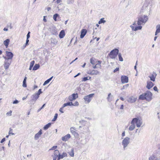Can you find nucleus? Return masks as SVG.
<instances>
[{"instance_id": "1", "label": "nucleus", "mask_w": 160, "mask_h": 160, "mask_svg": "<svg viewBox=\"0 0 160 160\" xmlns=\"http://www.w3.org/2000/svg\"><path fill=\"white\" fill-rule=\"evenodd\" d=\"M148 19V16L146 15H140L138 17L137 24L138 25H144L147 22Z\"/></svg>"}, {"instance_id": "2", "label": "nucleus", "mask_w": 160, "mask_h": 160, "mask_svg": "<svg viewBox=\"0 0 160 160\" xmlns=\"http://www.w3.org/2000/svg\"><path fill=\"white\" fill-rule=\"evenodd\" d=\"M130 142V138L128 137H126L122 141V145L123 146V148L124 150L126 149L128 145Z\"/></svg>"}, {"instance_id": "3", "label": "nucleus", "mask_w": 160, "mask_h": 160, "mask_svg": "<svg viewBox=\"0 0 160 160\" xmlns=\"http://www.w3.org/2000/svg\"><path fill=\"white\" fill-rule=\"evenodd\" d=\"M119 50L118 49L115 48L112 50L109 54L110 58L112 59H114L118 54Z\"/></svg>"}, {"instance_id": "4", "label": "nucleus", "mask_w": 160, "mask_h": 160, "mask_svg": "<svg viewBox=\"0 0 160 160\" xmlns=\"http://www.w3.org/2000/svg\"><path fill=\"white\" fill-rule=\"evenodd\" d=\"M134 122L136 123L137 127L138 128L140 127L142 124V120L139 119L138 118H134L132 120V123Z\"/></svg>"}, {"instance_id": "5", "label": "nucleus", "mask_w": 160, "mask_h": 160, "mask_svg": "<svg viewBox=\"0 0 160 160\" xmlns=\"http://www.w3.org/2000/svg\"><path fill=\"white\" fill-rule=\"evenodd\" d=\"M94 95V93H92L84 96L83 99L84 100L86 103H89L91 101L92 98L93 96Z\"/></svg>"}, {"instance_id": "6", "label": "nucleus", "mask_w": 160, "mask_h": 160, "mask_svg": "<svg viewBox=\"0 0 160 160\" xmlns=\"http://www.w3.org/2000/svg\"><path fill=\"white\" fill-rule=\"evenodd\" d=\"M145 97V100L148 101H150L152 99V94L151 92L149 91H147L144 93Z\"/></svg>"}, {"instance_id": "7", "label": "nucleus", "mask_w": 160, "mask_h": 160, "mask_svg": "<svg viewBox=\"0 0 160 160\" xmlns=\"http://www.w3.org/2000/svg\"><path fill=\"white\" fill-rule=\"evenodd\" d=\"M70 132L75 137H77L78 136L79 134L76 132L77 131L76 128L74 127H72L70 129Z\"/></svg>"}, {"instance_id": "8", "label": "nucleus", "mask_w": 160, "mask_h": 160, "mask_svg": "<svg viewBox=\"0 0 160 160\" xmlns=\"http://www.w3.org/2000/svg\"><path fill=\"white\" fill-rule=\"evenodd\" d=\"M122 82L125 83L128 82V77L126 76H122L121 77Z\"/></svg>"}, {"instance_id": "9", "label": "nucleus", "mask_w": 160, "mask_h": 160, "mask_svg": "<svg viewBox=\"0 0 160 160\" xmlns=\"http://www.w3.org/2000/svg\"><path fill=\"white\" fill-rule=\"evenodd\" d=\"M39 96L37 94L35 93L33 94L32 97H31L32 99L31 101L33 103V104L34 103L36 100L38 98Z\"/></svg>"}, {"instance_id": "10", "label": "nucleus", "mask_w": 160, "mask_h": 160, "mask_svg": "<svg viewBox=\"0 0 160 160\" xmlns=\"http://www.w3.org/2000/svg\"><path fill=\"white\" fill-rule=\"evenodd\" d=\"M148 9L147 6L143 5L142 7V9L140 11V13L141 14L142 12H144L146 14L148 12Z\"/></svg>"}, {"instance_id": "11", "label": "nucleus", "mask_w": 160, "mask_h": 160, "mask_svg": "<svg viewBox=\"0 0 160 160\" xmlns=\"http://www.w3.org/2000/svg\"><path fill=\"white\" fill-rule=\"evenodd\" d=\"M11 61L10 60L5 61L4 62V67L5 69H8L11 64Z\"/></svg>"}, {"instance_id": "12", "label": "nucleus", "mask_w": 160, "mask_h": 160, "mask_svg": "<svg viewBox=\"0 0 160 160\" xmlns=\"http://www.w3.org/2000/svg\"><path fill=\"white\" fill-rule=\"evenodd\" d=\"M136 100V98L133 96H131L129 97L127 99L128 102L131 103L135 102Z\"/></svg>"}, {"instance_id": "13", "label": "nucleus", "mask_w": 160, "mask_h": 160, "mask_svg": "<svg viewBox=\"0 0 160 160\" xmlns=\"http://www.w3.org/2000/svg\"><path fill=\"white\" fill-rule=\"evenodd\" d=\"M6 56L8 58V59L9 60L12 59L13 56V54L12 52L8 51H6Z\"/></svg>"}, {"instance_id": "14", "label": "nucleus", "mask_w": 160, "mask_h": 160, "mask_svg": "<svg viewBox=\"0 0 160 160\" xmlns=\"http://www.w3.org/2000/svg\"><path fill=\"white\" fill-rule=\"evenodd\" d=\"M157 76V74L156 72H153V74L151 76H149V77L150 78V80L153 82L155 81V78Z\"/></svg>"}, {"instance_id": "15", "label": "nucleus", "mask_w": 160, "mask_h": 160, "mask_svg": "<svg viewBox=\"0 0 160 160\" xmlns=\"http://www.w3.org/2000/svg\"><path fill=\"white\" fill-rule=\"evenodd\" d=\"M87 32V31L86 29H82L81 31V33L80 36L81 38H83Z\"/></svg>"}, {"instance_id": "16", "label": "nucleus", "mask_w": 160, "mask_h": 160, "mask_svg": "<svg viewBox=\"0 0 160 160\" xmlns=\"http://www.w3.org/2000/svg\"><path fill=\"white\" fill-rule=\"evenodd\" d=\"M42 133V130L40 129L38 132L34 136L35 139L37 140L40 137Z\"/></svg>"}, {"instance_id": "17", "label": "nucleus", "mask_w": 160, "mask_h": 160, "mask_svg": "<svg viewBox=\"0 0 160 160\" xmlns=\"http://www.w3.org/2000/svg\"><path fill=\"white\" fill-rule=\"evenodd\" d=\"M71 138L70 135L69 134H67L65 136L62 137V139L63 141H66Z\"/></svg>"}, {"instance_id": "18", "label": "nucleus", "mask_w": 160, "mask_h": 160, "mask_svg": "<svg viewBox=\"0 0 160 160\" xmlns=\"http://www.w3.org/2000/svg\"><path fill=\"white\" fill-rule=\"evenodd\" d=\"M88 73L92 75H98L99 74V72L97 70H92L90 71V72Z\"/></svg>"}, {"instance_id": "19", "label": "nucleus", "mask_w": 160, "mask_h": 160, "mask_svg": "<svg viewBox=\"0 0 160 160\" xmlns=\"http://www.w3.org/2000/svg\"><path fill=\"white\" fill-rule=\"evenodd\" d=\"M67 154L65 152H63L62 154H60V153L58 155V157L57 159V160H60V159H62L64 157L67 156Z\"/></svg>"}, {"instance_id": "20", "label": "nucleus", "mask_w": 160, "mask_h": 160, "mask_svg": "<svg viewBox=\"0 0 160 160\" xmlns=\"http://www.w3.org/2000/svg\"><path fill=\"white\" fill-rule=\"evenodd\" d=\"M154 85L153 83L151 81H148L147 82V88L149 89L151 88Z\"/></svg>"}, {"instance_id": "21", "label": "nucleus", "mask_w": 160, "mask_h": 160, "mask_svg": "<svg viewBox=\"0 0 160 160\" xmlns=\"http://www.w3.org/2000/svg\"><path fill=\"white\" fill-rule=\"evenodd\" d=\"M52 34L57 36L58 34L57 31L56 29V28L55 27H53L52 28Z\"/></svg>"}, {"instance_id": "22", "label": "nucleus", "mask_w": 160, "mask_h": 160, "mask_svg": "<svg viewBox=\"0 0 160 160\" xmlns=\"http://www.w3.org/2000/svg\"><path fill=\"white\" fill-rule=\"evenodd\" d=\"M131 125L130 126L129 128V129L130 131L133 130L136 127L135 125L134 122H133V123H132V120L131 121Z\"/></svg>"}, {"instance_id": "23", "label": "nucleus", "mask_w": 160, "mask_h": 160, "mask_svg": "<svg viewBox=\"0 0 160 160\" xmlns=\"http://www.w3.org/2000/svg\"><path fill=\"white\" fill-rule=\"evenodd\" d=\"M156 30L155 32V35H157L158 33H160V25L158 24L156 27Z\"/></svg>"}, {"instance_id": "24", "label": "nucleus", "mask_w": 160, "mask_h": 160, "mask_svg": "<svg viewBox=\"0 0 160 160\" xmlns=\"http://www.w3.org/2000/svg\"><path fill=\"white\" fill-rule=\"evenodd\" d=\"M65 35V32L64 30H61L59 34V37L60 38H63Z\"/></svg>"}, {"instance_id": "25", "label": "nucleus", "mask_w": 160, "mask_h": 160, "mask_svg": "<svg viewBox=\"0 0 160 160\" xmlns=\"http://www.w3.org/2000/svg\"><path fill=\"white\" fill-rule=\"evenodd\" d=\"M51 43L56 45L57 44L58 41L56 39L52 38H51Z\"/></svg>"}, {"instance_id": "26", "label": "nucleus", "mask_w": 160, "mask_h": 160, "mask_svg": "<svg viewBox=\"0 0 160 160\" xmlns=\"http://www.w3.org/2000/svg\"><path fill=\"white\" fill-rule=\"evenodd\" d=\"M10 42V40L8 39H7L5 40L3 42V43L4 45L7 48Z\"/></svg>"}, {"instance_id": "27", "label": "nucleus", "mask_w": 160, "mask_h": 160, "mask_svg": "<svg viewBox=\"0 0 160 160\" xmlns=\"http://www.w3.org/2000/svg\"><path fill=\"white\" fill-rule=\"evenodd\" d=\"M73 103L72 102H68L66 103H65L63 104V108H64L66 106H72Z\"/></svg>"}, {"instance_id": "28", "label": "nucleus", "mask_w": 160, "mask_h": 160, "mask_svg": "<svg viewBox=\"0 0 160 160\" xmlns=\"http://www.w3.org/2000/svg\"><path fill=\"white\" fill-rule=\"evenodd\" d=\"M68 153L69 155L72 157H73L74 156V149L73 148H72L71 149V151L69 152H68Z\"/></svg>"}, {"instance_id": "29", "label": "nucleus", "mask_w": 160, "mask_h": 160, "mask_svg": "<svg viewBox=\"0 0 160 160\" xmlns=\"http://www.w3.org/2000/svg\"><path fill=\"white\" fill-rule=\"evenodd\" d=\"M51 123H49L47 124L46 125L43 127V129L44 130H47L51 126Z\"/></svg>"}, {"instance_id": "30", "label": "nucleus", "mask_w": 160, "mask_h": 160, "mask_svg": "<svg viewBox=\"0 0 160 160\" xmlns=\"http://www.w3.org/2000/svg\"><path fill=\"white\" fill-rule=\"evenodd\" d=\"M27 79V78L25 77L24 80L23 81V84H22V86L23 87H27V84L26 83V80Z\"/></svg>"}, {"instance_id": "31", "label": "nucleus", "mask_w": 160, "mask_h": 160, "mask_svg": "<svg viewBox=\"0 0 160 160\" xmlns=\"http://www.w3.org/2000/svg\"><path fill=\"white\" fill-rule=\"evenodd\" d=\"M149 160H157V158L156 156L152 155L149 158Z\"/></svg>"}, {"instance_id": "32", "label": "nucleus", "mask_w": 160, "mask_h": 160, "mask_svg": "<svg viewBox=\"0 0 160 160\" xmlns=\"http://www.w3.org/2000/svg\"><path fill=\"white\" fill-rule=\"evenodd\" d=\"M139 99H141V100H142L145 99V93H143L141 95L139 96Z\"/></svg>"}, {"instance_id": "33", "label": "nucleus", "mask_w": 160, "mask_h": 160, "mask_svg": "<svg viewBox=\"0 0 160 160\" xmlns=\"http://www.w3.org/2000/svg\"><path fill=\"white\" fill-rule=\"evenodd\" d=\"M34 63H35V61L34 60H33L30 63L29 70H31L32 69V68L33 66V65H34Z\"/></svg>"}, {"instance_id": "34", "label": "nucleus", "mask_w": 160, "mask_h": 160, "mask_svg": "<svg viewBox=\"0 0 160 160\" xmlns=\"http://www.w3.org/2000/svg\"><path fill=\"white\" fill-rule=\"evenodd\" d=\"M40 66L39 64H36L32 68L33 70H37L39 67Z\"/></svg>"}, {"instance_id": "35", "label": "nucleus", "mask_w": 160, "mask_h": 160, "mask_svg": "<svg viewBox=\"0 0 160 160\" xmlns=\"http://www.w3.org/2000/svg\"><path fill=\"white\" fill-rule=\"evenodd\" d=\"M59 154H60V153H59L58 150H56L54 151L53 156L58 157V155Z\"/></svg>"}, {"instance_id": "36", "label": "nucleus", "mask_w": 160, "mask_h": 160, "mask_svg": "<svg viewBox=\"0 0 160 160\" xmlns=\"http://www.w3.org/2000/svg\"><path fill=\"white\" fill-rule=\"evenodd\" d=\"M71 96L74 100H75L78 97V94L77 93H73Z\"/></svg>"}, {"instance_id": "37", "label": "nucleus", "mask_w": 160, "mask_h": 160, "mask_svg": "<svg viewBox=\"0 0 160 160\" xmlns=\"http://www.w3.org/2000/svg\"><path fill=\"white\" fill-rule=\"evenodd\" d=\"M112 97V96L111 95V93H109L108 95V97L107 98V99L108 100V101L109 102H111L112 101V100L110 99V97Z\"/></svg>"}, {"instance_id": "38", "label": "nucleus", "mask_w": 160, "mask_h": 160, "mask_svg": "<svg viewBox=\"0 0 160 160\" xmlns=\"http://www.w3.org/2000/svg\"><path fill=\"white\" fill-rule=\"evenodd\" d=\"M118 56L119 58V60L120 61L122 62L123 61V59L122 57V54L121 53H118Z\"/></svg>"}, {"instance_id": "39", "label": "nucleus", "mask_w": 160, "mask_h": 160, "mask_svg": "<svg viewBox=\"0 0 160 160\" xmlns=\"http://www.w3.org/2000/svg\"><path fill=\"white\" fill-rule=\"evenodd\" d=\"M59 16V15L57 13L53 15V18L54 21H56L57 20V18Z\"/></svg>"}, {"instance_id": "40", "label": "nucleus", "mask_w": 160, "mask_h": 160, "mask_svg": "<svg viewBox=\"0 0 160 160\" xmlns=\"http://www.w3.org/2000/svg\"><path fill=\"white\" fill-rule=\"evenodd\" d=\"M90 63L92 64L93 65H94L95 64V59L93 58H92L90 59Z\"/></svg>"}, {"instance_id": "41", "label": "nucleus", "mask_w": 160, "mask_h": 160, "mask_svg": "<svg viewBox=\"0 0 160 160\" xmlns=\"http://www.w3.org/2000/svg\"><path fill=\"white\" fill-rule=\"evenodd\" d=\"M142 26L141 25H139L138 26L135 27V29L134 31H136L138 30H141L142 28Z\"/></svg>"}, {"instance_id": "42", "label": "nucleus", "mask_w": 160, "mask_h": 160, "mask_svg": "<svg viewBox=\"0 0 160 160\" xmlns=\"http://www.w3.org/2000/svg\"><path fill=\"white\" fill-rule=\"evenodd\" d=\"M103 19H104V18H102L99 21V22H98V23L99 24H100L102 23H104V22H106V21L104 20Z\"/></svg>"}, {"instance_id": "43", "label": "nucleus", "mask_w": 160, "mask_h": 160, "mask_svg": "<svg viewBox=\"0 0 160 160\" xmlns=\"http://www.w3.org/2000/svg\"><path fill=\"white\" fill-rule=\"evenodd\" d=\"M58 114L57 113H56L54 116V118L52 119V121H54L56 120L58 118Z\"/></svg>"}, {"instance_id": "44", "label": "nucleus", "mask_w": 160, "mask_h": 160, "mask_svg": "<svg viewBox=\"0 0 160 160\" xmlns=\"http://www.w3.org/2000/svg\"><path fill=\"white\" fill-rule=\"evenodd\" d=\"M12 129L11 128H10V130L8 132V134L9 135L11 134L12 135H14V134L13 133H12Z\"/></svg>"}, {"instance_id": "45", "label": "nucleus", "mask_w": 160, "mask_h": 160, "mask_svg": "<svg viewBox=\"0 0 160 160\" xmlns=\"http://www.w3.org/2000/svg\"><path fill=\"white\" fill-rule=\"evenodd\" d=\"M68 99L69 100V101H72L74 100V98L72 97L71 95H70L68 97Z\"/></svg>"}, {"instance_id": "46", "label": "nucleus", "mask_w": 160, "mask_h": 160, "mask_svg": "<svg viewBox=\"0 0 160 160\" xmlns=\"http://www.w3.org/2000/svg\"><path fill=\"white\" fill-rule=\"evenodd\" d=\"M42 90L41 89H39L38 91V92H37L36 93H35L36 94H37L38 96H39V95L41 94L42 93V92L41 91Z\"/></svg>"}, {"instance_id": "47", "label": "nucleus", "mask_w": 160, "mask_h": 160, "mask_svg": "<svg viewBox=\"0 0 160 160\" xmlns=\"http://www.w3.org/2000/svg\"><path fill=\"white\" fill-rule=\"evenodd\" d=\"M98 62L99 63L96 64V65L97 66V68H100L101 67V62L100 61H98Z\"/></svg>"}, {"instance_id": "48", "label": "nucleus", "mask_w": 160, "mask_h": 160, "mask_svg": "<svg viewBox=\"0 0 160 160\" xmlns=\"http://www.w3.org/2000/svg\"><path fill=\"white\" fill-rule=\"evenodd\" d=\"M73 2V0H68L67 1V3L68 4H72Z\"/></svg>"}, {"instance_id": "49", "label": "nucleus", "mask_w": 160, "mask_h": 160, "mask_svg": "<svg viewBox=\"0 0 160 160\" xmlns=\"http://www.w3.org/2000/svg\"><path fill=\"white\" fill-rule=\"evenodd\" d=\"M91 78V77H89V79H88V77H85L84 78H82V81H85L88 80H89V79Z\"/></svg>"}, {"instance_id": "50", "label": "nucleus", "mask_w": 160, "mask_h": 160, "mask_svg": "<svg viewBox=\"0 0 160 160\" xmlns=\"http://www.w3.org/2000/svg\"><path fill=\"white\" fill-rule=\"evenodd\" d=\"M50 81L48 79L47 80H46L44 83L43 84V86H45L47 84H48L49 83Z\"/></svg>"}, {"instance_id": "51", "label": "nucleus", "mask_w": 160, "mask_h": 160, "mask_svg": "<svg viewBox=\"0 0 160 160\" xmlns=\"http://www.w3.org/2000/svg\"><path fill=\"white\" fill-rule=\"evenodd\" d=\"M79 105V103L77 102H76L74 103H73L72 106H78Z\"/></svg>"}, {"instance_id": "52", "label": "nucleus", "mask_w": 160, "mask_h": 160, "mask_svg": "<svg viewBox=\"0 0 160 160\" xmlns=\"http://www.w3.org/2000/svg\"><path fill=\"white\" fill-rule=\"evenodd\" d=\"M45 104H43L42 105V107L39 109L38 110V112H39L42 109L44 108V107L45 106Z\"/></svg>"}, {"instance_id": "53", "label": "nucleus", "mask_w": 160, "mask_h": 160, "mask_svg": "<svg viewBox=\"0 0 160 160\" xmlns=\"http://www.w3.org/2000/svg\"><path fill=\"white\" fill-rule=\"evenodd\" d=\"M57 148V146H54L52 147V148L50 149V150H55V149H56V148Z\"/></svg>"}, {"instance_id": "54", "label": "nucleus", "mask_w": 160, "mask_h": 160, "mask_svg": "<svg viewBox=\"0 0 160 160\" xmlns=\"http://www.w3.org/2000/svg\"><path fill=\"white\" fill-rule=\"evenodd\" d=\"M119 70V68H116L114 70L113 72H117Z\"/></svg>"}, {"instance_id": "55", "label": "nucleus", "mask_w": 160, "mask_h": 160, "mask_svg": "<svg viewBox=\"0 0 160 160\" xmlns=\"http://www.w3.org/2000/svg\"><path fill=\"white\" fill-rule=\"evenodd\" d=\"M12 111L10 110L9 112H8L7 113V115H8L9 116H11V115H12Z\"/></svg>"}, {"instance_id": "56", "label": "nucleus", "mask_w": 160, "mask_h": 160, "mask_svg": "<svg viewBox=\"0 0 160 160\" xmlns=\"http://www.w3.org/2000/svg\"><path fill=\"white\" fill-rule=\"evenodd\" d=\"M30 32H28L27 35V38H28V39L30 37Z\"/></svg>"}, {"instance_id": "57", "label": "nucleus", "mask_w": 160, "mask_h": 160, "mask_svg": "<svg viewBox=\"0 0 160 160\" xmlns=\"http://www.w3.org/2000/svg\"><path fill=\"white\" fill-rule=\"evenodd\" d=\"M129 86V84H126L124 86H123V88H122L123 89H125L126 88H127Z\"/></svg>"}, {"instance_id": "58", "label": "nucleus", "mask_w": 160, "mask_h": 160, "mask_svg": "<svg viewBox=\"0 0 160 160\" xmlns=\"http://www.w3.org/2000/svg\"><path fill=\"white\" fill-rule=\"evenodd\" d=\"M63 108V107L61 108H60L59 110V111L61 112L62 113H63L64 112L62 111L63 108Z\"/></svg>"}, {"instance_id": "59", "label": "nucleus", "mask_w": 160, "mask_h": 160, "mask_svg": "<svg viewBox=\"0 0 160 160\" xmlns=\"http://www.w3.org/2000/svg\"><path fill=\"white\" fill-rule=\"evenodd\" d=\"M130 27L132 29V30L134 31L135 29V28L134 27L133 25H131L130 26Z\"/></svg>"}, {"instance_id": "60", "label": "nucleus", "mask_w": 160, "mask_h": 160, "mask_svg": "<svg viewBox=\"0 0 160 160\" xmlns=\"http://www.w3.org/2000/svg\"><path fill=\"white\" fill-rule=\"evenodd\" d=\"M130 27L132 29V30L134 31L135 29V28L134 27L133 25H131L130 26Z\"/></svg>"}, {"instance_id": "61", "label": "nucleus", "mask_w": 160, "mask_h": 160, "mask_svg": "<svg viewBox=\"0 0 160 160\" xmlns=\"http://www.w3.org/2000/svg\"><path fill=\"white\" fill-rule=\"evenodd\" d=\"M18 101L17 100H15L14 101H13V103L14 104H17L18 103Z\"/></svg>"}, {"instance_id": "62", "label": "nucleus", "mask_w": 160, "mask_h": 160, "mask_svg": "<svg viewBox=\"0 0 160 160\" xmlns=\"http://www.w3.org/2000/svg\"><path fill=\"white\" fill-rule=\"evenodd\" d=\"M153 88L154 91H158V89L157 87L156 86L154 87Z\"/></svg>"}, {"instance_id": "63", "label": "nucleus", "mask_w": 160, "mask_h": 160, "mask_svg": "<svg viewBox=\"0 0 160 160\" xmlns=\"http://www.w3.org/2000/svg\"><path fill=\"white\" fill-rule=\"evenodd\" d=\"M5 141V138H3L2 139V140H1L0 142L1 143H3V142H4Z\"/></svg>"}, {"instance_id": "64", "label": "nucleus", "mask_w": 160, "mask_h": 160, "mask_svg": "<svg viewBox=\"0 0 160 160\" xmlns=\"http://www.w3.org/2000/svg\"><path fill=\"white\" fill-rule=\"evenodd\" d=\"M57 157L58 158V157L53 156V160H56Z\"/></svg>"}]
</instances>
